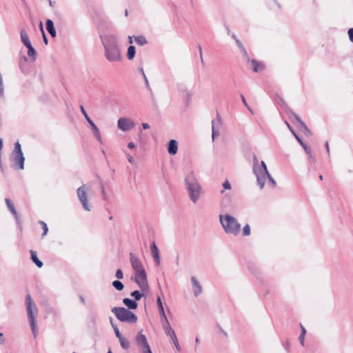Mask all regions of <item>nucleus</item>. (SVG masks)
Segmentation results:
<instances>
[{"label": "nucleus", "instance_id": "1", "mask_svg": "<svg viewBox=\"0 0 353 353\" xmlns=\"http://www.w3.org/2000/svg\"><path fill=\"white\" fill-rule=\"evenodd\" d=\"M100 38L104 47V55L107 60L110 62L121 61V51L118 46L116 37L112 34H106L101 35Z\"/></svg>", "mask_w": 353, "mask_h": 353}, {"label": "nucleus", "instance_id": "2", "mask_svg": "<svg viewBox=\"0 0 353 353\" xmlns=\"http://www.w3.org/2000/svg\"><path fill=\"white\" fill-rule=\"evenodd\" d=\"M185 184L190 200L196 203L201 193V187L194 172H190L185 179Z\"/></svg>", "mask_w": 353, "mask_h": 353}, {"label": "nucleus", "instance_id": "3", "mask_svg": "<svg viewBox=\"0 0 353 353\" xmlns=\"http://www.w3.org/2000/svg\"><path fill=\"white\" fill-rule=\"evenodd\" d=\"M26 305L28 318L30 325L31 330L34 338H36L38 334L36 321V316L37 314L38 310L30 294H27L26 296Z\"/></svg>", "mask_w": 353, "mask_h": 353}, {"label": "nucleus", "instance_id": "4", "mask_svg": "<svg viewBox=\"0 0 353 353\" xmlns=\"http://www.w3.org/2000/svg\"><path fill=\"white\" fill-rule=\"evenodd\" d=\"M220 223L227 234L236 235L241 230V225L237 220L230 214H220Z\"/></svg>", "mask_w": 353, "mask_h": 353}, {"label": "nucleus", "instance_id": "5", "mask_svg": "<svg viewBox=\"0 0 353 353\" xmlns=\"http://www.w3.org/2000/svg\"><path fill=\"white\" fill-rule=\"evenodd\" d=\"M118 320L121 322L135 323L137 322V316L130 310L123 307H115L112 309Z\"/></svg>", "mask_w": 353, "mask_h": 353}, {"label": "nucleus", "instance_id": "6", "mask_svg": "<svg viewBox=\"0 0 353 353\" xmlns=\"http://www.w3.org/2000/svg\"><path fill=\"white\" fill-rule=\"evenodd\" d=\"M253 172L256 177L257 184L261 189L265 185V174H268L266 164L263 161L261 162V165L253 166Z\"/></svg>", "mask_w": 353, "mask_h": 353}, {"label": "nucleus", "instance_id": "7", "mask_svg": "<svg viewBox=\"0 0 353 353\" xmlns=\"http://www.w3.org/2000/svg\"><path fill=\"white\" fill-rule=\"evenodd\" d=\"M286 113L290 119L293 118L296 121L297 123V128L305 134V136H312V132L310 130L296 113H294L291 109L286 110Z\"/></svg>", "mask_w": 353, "mask_h": 353}, {"label": "nucleus", "instance_id": "8", "mask_svg": "<svg viewBox=\"0 0 353 353\" xmlns=\"http://www.w3.org/2000/svg\"><path fill=\"white\" fill-rule=\"evenodd\" d=\"M135 282L141 288L142 292L148 290V283L147 281V274L145 271H141L140 272L134 273Z\"/></svg>", "mask_w": 353, "mask_h": 353}, {"label": "nucleus", "instance_id": "9", "mask_svg": "<svg viewBox=\"0 0 353 353\" xmlns=\"http://www.w3.org/2000/svg\"><path fill=\"white\" fill-rule=\"evenodd\" d=\"M77 194L83 209L86 211H90V206L88 204L87 198V189L84 185L77 190Z\"/></svg>", "mask_w": 353, "mask_h": 353}, {"label": "nucleus", "instance_id": "10", "mask_svg": "<svg viewBox=\"0 0 353 353\" xmlns=\"http://www.w3.org/2000/svg\"><path fill=\"white\" fill-rule=\"evenodd\" d=\"M80 110L83 116L85 117V119L88 122V123L91 126V130L94 135V137L97 138V139L100 142L102 143V137L100 133V131L97 126L94 124V123L92 121V120L90 118L88 114H87L86 111L85 110L83 105L80 106Z\"/></svg>", "mask_w": 353, "mask_h": 353}, {"label": "nucleus", "instance_id": "11", "mask_svg": "<svg viewBox=\"0 0 353 353\" xmlns=\"http://www.w3.org/2000/svg\"><path fill=\"white\" fill-rule=\"evenodd\" d=\"M136 342L138 346L142 349L143 353H152L145 335L141 332L136 336Z\"/></svg>", "mask_w": 353, "mask_h": 353}, {"label": "nucleus", "instance_id": "12", "mask_svg": "<svg viewBox=\"0 0 353 353\" xmlns=\"http://www.w3.org/2000/svg\"><path fill=\"white\" fill-rule=\"evenodd\" d=\"M117 125L118 128L124 132L129 131L134 127L133 121L123 117L119 119Z\"/></svg>", "mask_w": 353, "mask_h": 353}, {"label": "nucleus", "instance_id": "13", "mask_svg": "<svg viewBox=\"0 0 353 353\" xmlns=\"http://www.w3.org/2000/svg\"><path fill=\"white\" fill-rule=\"evenodd\" d=\"M222 125V120L220 114L217 112L216 119L212 121V137L214 140L215 137L219 136V129Z\"/></svg>", "mask_w": 353, "mask_h": 353}, {"label": "nucleus", "instance_id": "14", "mask_svg": "<svg viewBox=\"0 0 353 353\" xmlns=\"http://www.w3.org/2000/svg\"><path fill=\"white\" fill-rule=\"evenodd\" d=\"M130 261L132 268L134 270V273L145 271L140 259L132 253L130 254Z\"/></svg>", "mask_w": 353, "mask_h": 353}, {"label": "nucleus", "instance_id": "15", "mask_svg": "<svg viewBox=\"0 0 353 353\" xmlns=\"http://www.w3.org/2000/svg\"><path fill=\"white\" fill-rule=\"evenodd\" d=\"M5 201H6V205L8 208V210H10V212L12 213V214L14 216L16 221H17V223L18 225H21V223L19 221V215L17 214V212L15 209V207L14 205V203H12V201L9 199V198H6L5 199Z\"/></svg>", "mask_w": 353, "mask_h": 353}, {"label": "nucleus", "instance_id": "16", "mask_svg": "<svg viewBox=\"0 0 353 353\" xmlns=\"http://www.w3.org/2000/svg\"><path fill=\"white\" fill-rule=\"evenodd\" d=\"M151 254L155 261L157 265L159 266L160 265V254H159V250L154 241H153L151 244Z\"/></svg>", "mask_w": 353, "mask_h": 353}, {"label": "nucleus", "instance_id": "17", "mask_svg": "<svg viewBox=\"0 0 353 353\" xmlns=\"http://www.w3.org/2000/svg\"><path fill=\"white\" fill-rule=\"evenodd\" d=\"M168 152L170 155H175L178 151V143L175 139L169 141L167 144Z\"/></svg>", "mask_w": 353, "mask_h": 353}, {"label": "nucleus", "instance_id": "18", "mask_svg": "<svg viewBox=\"0 0 353 353\" xmlns=\"http://www.w3.org/2000/svg\"><path fill=\"white\" fill-rule=\"evenodd\" d=\"M191 282L193 287L194 294L198 296L202 292V286L195 276L191 277Z\"/></svg>", "mask_w": 353, "mask_h": 353}, {"label": "nucleus", "instance_id": "19", "mask_svg": "<svg viewBox=\"0 0 353 353\" xmlns=\"http://www.w3.org/2000/svg\"><path fill=\"white\" fill-rule=\"evenodd\" d=\"M46 30L52 37L54 38L57 35L54 23L51 19H47L46 22Z\"/></svg>", "mask_w": 353, "mask_h": 353}, {"label": "nucleus", "instance_id": "20", "mask_svg": "<svg viewBox=\"0 0 353 353\" xmlns=\"http://www.w3.org/2000/svg\"><path fill=\"white\" fill-rule=\"evenodd\" d=\"M249 62L251 63V64L252 65V70L254 72H258L259 71L263 70L265 68V66L263 64V63L257 61L255 59H250V61Z\"/></svg>", "mask_w": 353, "mask_h": 353}, {"label": "nucleus", "instance_id": "21", "mask_svg": "<svg viewBox=\"0 0 353 353\" xmlns=\"http://www.w3.org/2000/svg\"><path fill=\"white\" fill-rule=\"evenodd\" d=\"M20 37H21V42L22 43L26 46H29V44H31V42L29 39V37H28V34L25 28H22L20 31Z\"/></svg>", "mask_w": 353, "mask_h": 353}, {"label": "nucleus", "instance_id": "22", "mask_svg": "<svg viewBox=\"0 0 353 353\" xmlns=\"http://www.w3.org/2000/svg\"><path fill=\"white\" fill-rule=\"evenodd\" d=\"M123 304L128 307V310H135L138 307L137 303L132 299L129 298H125L123 299Z\"/></svg>", "mask_w": 353, "mask_h": 353}, {"label": "nucleus", "instance_id": "23", "mask_svg": "<svg viewBox=\"0 0 353 353\" xmlns=\"http://www.w3.org/2000/svg\"><path fill=\"white\" fill-rule=\"evenodd\" d=\"M30 252L31 255V259L33 261V263H34L38 268H41L43 266V263L39 259L37 252L32 250H31Z\"/></svg>", "mask_w": 353, "mask_h": 353}, {"label": "nucleus", "instance_id": "24", "mask_svg": "<svg viewBox=\"0 0 353 353\" xmlns=\"http://www.w3.org/2000/svg\"><path fill=\"white\" fill-rule=\"evenodd\" d=\"M285 124L288 126L290 131L293 134L296 139L298 141V142L300 143V145L304 148L305 147L307 146L303 141L302 139L296 134L294 129L292 128V126L288 123V121H285Z\"/></svg>", "mask_w": 353, "mask_h": 353}, {"label": "nucleus", "instance_id": "25", "mask_svg": "<svg viewBox=\"0 0 353 353\" xmlns=\"http://www.w3.org/2000/svg\"><path fill=\"white\" fill-rule=\"evenodd\" d=\"M26 47L28 48V55L31 58L32 61H34L37 57L36 50L32 47V44H29V46H26Z\"/></svg>", "mask_w": 353, "mask_h": 353}, {"label": "nucleus", "instance_id": "26", "mask_svg": "<svg viewBox=\"0 0 353 353\" xmlns=\"http://www.w3.org/2000/svg\"><path fill=\"white\" fill-rule=\"evenodd\" d=\"M136 54V48L134 46H130L127 51V57L129 60L134 59Z\"/></svg>", "mask_w": 353, "mask_h": 353}, {"label": "nucleus", "instance_id": "27", "mask_svg": "<svg viewBox=\"0 0 353 353\" xmlns=\"http://www.w3.org/2000/svg\"><path fill=\"white\" fill-rule=\"evenodd\" d=\"M303 149L305 153L307 154V157L310 163H314L316 161V158L313 155L311 149L308 146L305 147Z\"/></svg>", "mask_w": 353, "mask_h": 353}, {"label": "nucleus", "instance_id": "28", "mask_svg": "<svg viewBox=\"0 0 353 353\" xmlns=\"http://www.w3.org/2000/svg\"><path fill=\"white\" fill-rule=\"evenodd\" d=\"M25 158L23 154L15 157L14 162L19 164V169L23 170L24 168Z\"/></svg>", "mask_w": 353, "mask_h": 353}, {"label": "nucleus", "instance_id": "29", "mask_svg": "<svg viewBox=\"0 0 353 353\" xmlns=\"http://www.w3.org/2000/svg\"><path fill=\"white\" fill-rule=\"evenodd\" d=\"M119 340L120 345L123 350H127L130 348V341L127 339H125L124 336H123L122 338L119 339Z\"/></svg>", "mask_w": 353, "mask_h": 353}, {"label": "nucleus", "instance_id": "30", "mask_svg": "<svg viewBox=\"0 0 353 353\" xmlns=\"http://www.w3.org/2000/svg\"><path fill=\"white\" fill-rule=\"evenodd\" d=\"M134 40L136 43L139 46H144L148 43L145 37L142 35L135 37Z\"/></svg>", "mask_w": 353, "mask_h": 353}, {"label": "nucleus", "instance_id": "31", "mask_svg": "<svg viewBox=\"0 0 353 353\" xmlns=\"http://www.w3.org/2000/svg\"><path fill=\"white\" fill-rule=\"evenodd\" d=\"M157 307H158V309H159V314L160 316H164V314L165 313V311H164V309H163V303H162V301H161V299L160 296H158L157 299Z\"/></svg>", "mask_w": 353, "mask_h": 353}, {"label": "nucleus", "instance_id": "32", "mask_svg": "<svg viewBox=\"0 0 353 353\" xmlns=\"http://www.w3.org/2000/svg\"><path fill=\"white\" fill-rule=\"evenodd\" d=\"M163 331L166 336L170 337L173 334H175L174 330L171 327L170 325H167L166 326L163 327Z\"/></svg>", "mask_w": 353, "mask_h": 353}, {"label": "nucleus", "instance_id": "33", "mask_svg": "<svg viewBox=\"0 0 353 353\" xmlns=\"http://www.w3.org/2000/svg\"><path fill=\"white\" fill-rule=\"evenodd\" d=\"M301 333L300 336H299V341L300 343L301 344V345L304 346V345H305L304 340H305V336L306 334V330L302 325H301Z\"/></svg>", "mask_w": 353, "mask_h": 353}, {"label": "nucleus", "instance_id": "34", "mask_svg": "<svg viewBox=\"0 0 353 353\" xmlns=\"http://www.w3.org/2000/svg\"><path fill=\"white\" fill-rule=\"evenodd\" d=\"M112 286L118 291H121L124 288V285L119 280L114 281Z\"/></svg>", "mask_w": 353, "mask_h": 353}, {"label": "nucleus", "instance_id": "35", "mask_svg": "<svg viewBox=\"0 0 353 353\" xmlns=\"http://www.w3.org/2000/svg\"><path fill=\"white\" fill-rule=\"evenodd\" d=\"M131 296L134 297V301L137 302V301H139L143 294L139 291V290H134L132 292H131Z\"/></svg>", "mask_w": 353, "mask_h": 353}, {"label": "nucleus", "instance_id": "36", "mask_svg": "<svg viewBox=\"0 0 353 353\" xmlns=\"http://www.w3.org/2000/svg\"><path fill=\"white\" fill-rule=\"evenodd\" d=\"M14 152L16 153V157L23 154L21 144L18 141L14 144Z\"/></svg>", "mask_w": 353, "mask_h": 353}, {"label": "nucleus", "instance_id": "37", "mask_svg": "<svg viewBox=\"0 0 353 353\" xmlns=\"http://www.w3.org/2000/svg\"><path fill=\"white\" fill-rule=\"evenodd\" d=\"M39 224L42 226V229L43 230V232L41 234V236L43 237L47 234L48 228L47 224L43 221H40Z\"/></svg>", "mask_w": 353, "mask_h": 353}, {"label": "nucleus", "instance_id": "38", "mask_svg": "<svg viewBox=\"0 0 353 353\" xmlns=\"http://www.w3.org/2000/svg\"><path fill=\"white\" fill-rule=\"evenodd\" d=\"M112 326L114 329V333H115V335L119 339L121 338H122L123 336L121 334V332H119V330L117 327V325H114L112 323Z\"/></svg>", "mask_w": 353, "mask_h": 353}, {"label": "nucleus", "instance_id": "39", "mask_svg": "<svg viewBox=\"0 0 353 353\" xmlns=\"http://www.w3.org/2000/svg\"><path fill=\"white\" fill-rule=\"evenodd\" d=\"M161 316V323H162V327H163L164 326H166L167 325H170L168 320V318L165 315V314H164V316Z\"/></svg>", "mask_w": 353, "mask_h": 353}, {"label": "nucleus", "instance_id": "40", "mask_svg": "<svg viewBox=\"0 0 353 353\" xmlns=\"http://www.w3.org/2000/svg\"><path fill=\"white\" fill-rule=\"evenodd\" d=\"M39 28H40V30H41V31L42 32V34H43V41L47 45L48 43V40L47 37H46V35L45 34V32L43 30L42 22H40Z\"/></svg>", "mask_w": 353, "mask_h": 353}, {"label": "nucleus", "instance_id": "41", "mask_svg": "<svg viewBox=\"0 0 353 353\" xmlns=\"http://www.w3.org/2000/svg\"><path fill=\"white\" fill-rule=\"evenodd\" d=\"M243 234L244 236H248L250 234V227L248 224H246L243 228Z\"/></svg>", "mask_w": 353, "mask_h": 353}, {"label": "nucleus", "instance_id": "42", "mask_svg": "<svg viewBox=\"0 0 353 353\" xmlns=\"http://www.w3.org/2000/svg\"><path fill=\"white\" fill-rule=\"evenodd\" d=\"M266 178H268L269 182L270 183V184L272 185V187H275L276 186V181L272 177V176L270 174L269 172H268V174H265V179Z\"/></svg>", "mask_w": 353, "mask_h": 353}, {"label": "nucleus", "instance_id": "43", "mask_svg": "<svg viewBox=\"0 0 353 353\" xmlns=\"http://www.w3.org/2000/svg\"><path fill=\"white\" fill-rule=\"evenodd\" d=\"M241 101H242L243 103L244 104V105H245V107L249 110V111H250L252 114H253V111H252V109L250 108V107L248 105V103H247V101H246V99H245V97H244L243 94H241Z\"/></svg>", "mask_w": 353, "mask_h": 353}, {"label": "nucleus", "instance_id": "44", "mask_svg": "<svg viewBox=\"0 0 353 353\" xmlns=\"http://www.w3.org/2000/svg\"><path fill=\"white\" fill-rule=\"evenodd\" d=\"M240 50H241V52H242V54H243V57H244L245 59H246V60H247L248 61H250V57H249V56H248V52H247V51H246L245 48L244 47H242Z\"/></svg>", "mask_w": 353, "mask_h": 353}, {"label": "nucleus", "instance_id": "45", "mask_svg": "<svg viewBox=\"0 0 353 353\" xmlns=\"http://www.w3.org/2000/svg\"><path fill=\"white\" fill-rule=\"evenodd\" d=\"M115 276H116L118 279H122L123 278V271H122L121 269H118V270L116 271Z\"/></svg>", "mask_w": 353, "mask_h": 353}, {"label": "nucleus", "instance_id": "46", "mask_svg": "<svg viewBox=\"0 0 353 353\" xmlns=\"http://www.w3.org/2000/svg\"><path fill=\"white\" fill-rule=\"evenodd\" d=\"M349 39L350 41L353 42V28H351L348 30L347 32Z\"/></svg>", "mask_w": 353, "mask_h": 353}, {"label": "nucleus", "instance_id": "47", "mask_svg": "<svg viewBox=\"0 0 353 353\" xmlns=\"http://www.w3.org/2000/svg\"><path fill=\"white\" fill-rule=\"evenodd\" d=\"M223 187L225 190H230L231 188V185H230V183H229V181L228 180H226L223 183Z\"/></svg>", "mask_w": 353, "mask_h": 353}, {"label": "nucleus", "instance_id": "48", "mask_svg": "<svg viewBox=\"0 0 353 353\" xmlns=\"http://www.w3.org/2000/svg\"><path fill=\"white\" fill-rule=\"evenodd\" d=\"M198 48H199V57H200V59H201V61L202 63H204L201 46H199Z\"/></svg>", "mask_w": 353, "mask_h": 353}, {"label": "nucleus", "instance_id": "49", "mask_svg": "<svg viewBox=\"0 0 353 353\" xmlns=\"http://www.w3.org/2000/svg\"><path fill=\"white\" fill-rule=\"evenodd\" d=\"M4 96V88L3 83H0V97H3Z\"/></svg>", "mask_w": 353, "mask_h": 353}, {"label": "nucleus", "instance_id": "50", "mask_svg": "<svg viewBox=\"0 0 353 353\" xmlns=\"http://www.w3.org/2000/svg\"><path fill=\"white\" fill-rule=\"evenodd\" d=\"M283 347L284 348L287 350V351H289V348L290 347V341H286L284 344H283Z\"/></svg>", "mask_w": 353, "mask_h": 353}, {"label": "nucleus", "instance_id": "51", "mask_svg": "<svg viewBox=\"0 0 353 353\" xmlns=\"http://www.w3.org/2000/svg\"><path fill=\"white\" fill-rule=\"evenodd\" d=\"M253 163H254V165L253 166H258L259 165V161H258V159L256 157V156L255 154H254L253 156Z\"/></svg>", "mask_w": 353, "mask_h": 353}, {"label": "nucleus", "instance_id": "52", "mask_svg": "<svg viewBox=\"0 0 353 353\" xmlns=\"http://www.w3.org/2000/svg\"><path fill=\"white\" fill-rule=\"evenodd\" d=\"M199 339L198 337H196L195 339V347H194V350L196 351L197 350V347L199 346Z\"/></svg>", "mask_w": 353, "mask_h": 353}, {"label": "nucleus", "instance_id": "53", "mask_svg": "<svg viewBox=\"0 0 353 353\" xmlns=\"http://www.w3.org/2000/svg\"><path fill=\"white\" fill-rule=\"evenodd\" d=\"M235 42L239 49H241L242 47H244L239 39H236Z\"/></svg>", "mask_w": 353, "mask_h": 353}, {"label": "nucleus", "instance_id": "54", "mask_svg": "<svg viewBox=\"0 0 353 353\" xmlns=\"http://www.w3.org/2000/svg\"><path fill=\"white\" fill-rule=\"evenodd\" d=\"M101 194L103 196V199H106V194H105V190H104V188H103V185H101Z\"/></svg>", "mask_w": 353, "mask_h": 353}, {"label": "nucleus", "instance_id": "55", "mask_svg": "<svg viewBox=\"0 0 353 353\" xmlns=\"http://www.w3.org/2000/svg\"><path fill=\"white\" fill-rule=\"evenodd\" d=\"M142 128L144 129V130H147V129H149L150 128V125L148 123H142Z\"/></svg>", "mask_w": 353, "mask_h": 353}, {"label": "nucleus", "instance_id": "56", "mask_svg": "<svg viewBox=\"0 0 353 353\" xmlns=\"http://www.w3.org/2000/svg\"><path fill=\"white\" fill-rule=\"evenodd\" d=\"M280 101H281V104H282L283 105L285 106V111L288 110L289 109H290L289 107L287 106V105L285 104V101L282 99H281Z\"/></svg>", "mask_w": 353, "mask_h": 353}, {"label": "nucleus", "instance_id": "57", "mask_svg": "<svg viewBox=\"0 0 353 353\" xmlns=\"http://www.w3.org/2000/svg\"><path fill=\"white\" fill-rule=\"evenodd\" d=\"M128 147L130 148V149H133L135 148V144L133 143V142H130L128 144Z\"/></svg>", "mask_w": 353, "mask_h": 353}, {"label": "nucleus", "instance_id": "58", "mask_svg": "<svg viewBox=\"0 0 353 353\" xmlns=\"http://www.w3.org/2000/svg\"><path fill=\"white\" fill-rule=\"evenodd\" d=\"M3 333L0 332V344H4L5 341L3 339Z\"/></svg>", "mask_w": 353, "mask_h": 353}, {"label": "nucleus", "instance_id": "59", "mask_svg": "<svg viewBox=\"0 0 353 353\" xmlns=\"http://www.w3.org/2000/svg\"><path fill=\"white\" fill-rule=\"evenodd\" d=\"M143 78H144V81H145V85L147 86H149V82H148V79H147V77H146L145 74H143Z\"/></svg>", "mask_w": 353, "mask_h": 353}, {"label": "nucleus", "instance_id": "60", "mask_svg": "<svg viewBox=\"0 0 353 353\" xmlns=\"http://www.w3.org/2000/svg\"><path fill=\"white\" fill-rule=\"evenodd\" d=\"M325 145L327 154H330V148H329V144H328L327 141L325 143Z\"/></svg>", "mask_w": 353, "mask_h": 353}, {"label": "nucleus", "instance_id": "61", "mask_svg": "<svg viewBox=\"0 0 353 353\" xmlns=\"http://www.w3.org/2000/svg\"><path fill=\"white\" fill-rule=\"evenodd\" d=\"M128 161L130 163H132L133 161H134V159L132 156L130 155H128Z\"/></svg>", "mask_w": 353, "mask_h": 353}, {"label": "nucleus", "instance_id": "62", "mask_svg": "<svg viewBox=\"0 0 353 353\" xmlns=\"http://www.w3.org/2000/svg\"><path fill=\"white\" fill-rule=\"evenodd\" d=\"M170 339L172 341H175L176 339H177V337H176V334H173L172 336H170Z\"/></svg>", "mask_w": 353, "mask_h": 353}, {"label": "nucleus", "instance_id": "63", "mask_svg": "<svg viewBox=\"0 0 353 353\" xmlns=\"http://www.w3.org/2000/svg\"><path fill=\"white\" fill-rule=\"evenodd\" d=\"M48 2H49V4L51 7H53L55 4V2L54 1H52V0H48Z\"/></svg>", "mask_w": 353, "mask_h": 353}, {"label": "nucleus", "instance_id": "64", "mask_svg": "<svg viewBox=\"0 0 353 353\" xmlns=\"http://www.w3.org/2000/svg\"><path fill=\"white\" fill-rule=\"evenodd\" d=\"M176 349L178 350V351H180L181 350V347H180V345H179V343L174 345Z\"/></svg>", "mask_w": 353, "mask_h": 353}]
</instances>
